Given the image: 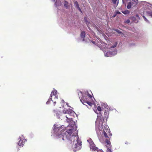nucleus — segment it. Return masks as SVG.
Segmentation results:
<instances>
[{
  "instance_id": "f257e3e1",
  "label": "nucleus",
  "mask_w": 152,
  "mask_h": 152,
  "mask_svg": "<svg viewBox=\"0 0 152 152\" xmlns=\"http://www.w3.org/2000/svg\"><path fill=\"white\" fill-rule=\"evenodd\" d=\"M97 110L99 111V115L100 117L99 124L102 126L104 122H106L108 118L109 111L102 108L100 106L97 107Z\"/></svg>"
},
{
  "instance_id": "f03ea898",
  "label": "nucleus",
  "mask_w": 152,
  "mask_h": 152,
  "mask_svg": "<svg viewBox=\"0 0 152 152\" xmlns=\"http://www.w3.org/2000/svg\"><path fill=\"white\" fill-rule=\"evenodd\" d=\"M70 129H67L63 134H56V135L60 137H62V140H70L73 133V128L72 126H70Z\"/></svg>"
},
{
  "instance_id": "7ed1b4c3",
  "label": "nucleus",
  "mask_w": 152,
  "mask_h": 152,
  "mask_svg": "<svg viewBox=\"0 0 152 152\" xmlns=\"http://www.w3.org/2000/svg\"><path fill=\"white\" fill-rule=\"evenodd\" d=\"M104 122L103 123H104ZM103 124H102V126H101V125L99 124V126H101V128L102 127L103 129V133L104 135V136L105 137V138H110V137L112 135V134L110 133V129L108 128V127L107 125H105V124H104L105 126H104V127H103Z\"/></svg>"
},
{
  "instance_id": "20e7f679",
  "label": "nucleus",
  "mask_w": 152,
  "mask_h": 152,
  "mask_svg": "<svg viewBox=\"0 0 152 152\" xmlns=\"http://www.w3.org/2000/svg\"><path fill=\"white\" fill-rule=\"evenodd\" d=\"M88 141L89 142L90 145V148L93 151H97L98 148L97 147L95 146V145L93 142L91 140H88Z\"/></svg>"
},
{
  "instance_id": "39448f33",
  "label": "nucleus",
  "mask_w": 152,
  "mask_h": 152,
  "mask_svg": "<svg viewBox=\"0 0 152 152\" xmlns=\"http://www.w3.org/2000/svg\"><path fill=\"white\" fill-rule=\"evenodd\" d=\"M76 138H77V140H76L77 143H75V148L79 150L81 148V141L79 139L78 137H77Z\"/></svg>"
},
{
  "instance_id": "423d86ee",
  "label": "nucleus",
  "mask_w": 152,
  "mask_h": 152,
  "mask_svg": "<svg viewBox=\"0 0 152 152\" xmlns=\"http://www.w3.org/2000/svg\"><path fill=\"white\" fill-rule=\"evenodd\" d=\"M89 98L85 95L83 96L82 98L80 99V101L84 104L85 105L84 103L89 101Z\"/></svg>"
},
{
  "instance_id": "0eeeda50",
  "label": "nucleus",
  "mask_w": 152,
  "mask_h": 152,
  "mask_svg": "<svg viewBox=\"0 0 152 152\" xmlns=\"http://www.w3.org/2000/svg\"><path fill=\"white\" fill-rule=\"evenodd\" d=\"M63 112L65 114H68L71 115H74V112L71 109H69L68 110H63Z\"/></svg>"
},
{
  "instance_id": "6e6552de",
  "label": "nucleus",
  "mask_w": 152,
  "mask_h": 152,
  "mask_svg": "<svg viewBox=\"0 0 152 152\" xmlns=\"http://www.w3.org/2000/svg\"><path fill=\"white\" fill-rule=\"evenodd\" d=\"M57 91L55 90L52 91L50 96V99H51L52 97V95H53L55 96V98L56 99L58 98V96H56L57 94Z\"/></svg>"
},
{
  "instance_id": "1a4fd4ad",
  "label": "nucleus",
  "mask_w": 152,
  "mask_h": 152,
  "mask_svg": "<svg viewBox=\"0 0 152 152\" xmlns=\"http://www.w3.org/2000/svg\"><path fill=\"white\" fill-rule=\"evenodd\" d=\"M74 5H75V8H76L81 13H82V12L81 9L79 7V5L78 2L77 1H76L75 2H74Z\"/></svg>"
},
{
  "instance_id": "9d476101",
  "label": "nucleus",
  "mask_w": 152,
  "mask_h": 152,
  "mask_svg": "<svg viewBox=\"0 0 152 152\" xmlns=\"http://www.w3.org/2000/svg\"><path fill=\"white\" fill-rule=\"evenodd\" d=\"M26 141L25 139H23V140L20 139L18 142V145L20 147H23L24 145V143Z\"/></svg>"
},
{
  "instance_id": "9b49d317",
  "label": "nucleus",
  "mask_w": 152,
  "mask_h": 152,
  "mask_svg": "<svg viewBox=\"0 0 152 152\" xmlns=\"http://www.w3.org/2000/svg\"><path fill=\"white\" fill-rule=\"evenodd\" d=\"M104 56H105L107 57H111L113 56V53L109 51L105 53Z\"/></svg>"
},
{
  "instance_id": "f8f14e48",
  "label": "nucleus",
  "mask_w": 152,
  "mask_h": 152,
  "mask_svg": "<svg viewBox=\"0 0 152 152\" xmlns=\"http://www.w3.org/2000/svg\"><path fill=\"white\" fill-rule=\"evenodd\" d=\"M86 33L85 31H83L80 34V37L83 39V41H84V38L85 37Z\"/></svg>"
},
{
  "instance_id": "ddd939ff",
  "label": "nucleus",
  "mask_w": 152,
  "mask_h": 152,
  "mask_svg": "<svg viewBox=\"0 0 152 152\" xmlns=\"http://www.w3.org/2000/svg\"><path fill=\"white\" fill-rule=\"evenodd\" d=\"M64 5L66 9H67L69 6L68 2L65 0L64 1Z\"/></svg>"
},
{
  "instance_id": "4468645a",
  "label": "nucleus",
  "mask_w": 152,
  "mask_h": 152,
  "mask_svg": "<svg viewBox=\"0 0 152 152\" xmlns=\"http://www.w3.org/2000/svg\"><path fill=\"white\" fill-rule=\"evenodd\" d=\"M113 3L114 4H116V6H117L118 4V0H112Z\"/></svg>"
},
{
  "instance_id": "2eb2a0df",
  "label": "nucleus",
  "mask_w": 152,
  "mask_h": 152,
  "mask_svg": "<svg viewBox=\"0 0 152 152\" xmlns=\"http://www.w3.org/2000/svg\"><path fill=\"white\" fill-rule=\"evenodd\" d=\"M147 13L148 15L151 16L152 18V12L151 11H147Z\"/></svg>"
},
{
  "instance_id": "dca6fc26",
  "label": "nucleus",
  "mask_w": 152,
  "mask_h": 152,
  "mask_svg": "<svg viewBox=\"0 0 152 152\" xmlns=\"http://www.w3.org/2000/svg\"><path fill=\"white\" fill-rule=\"evenodd\" d=\"M122 12L125 15L128 14L130 13V12L128 10H125L124 11Z\"/></svg>"
},
{
  "instance_id": "f3484780",
  "label": "nucleus",
  "mask_w": 152,
  "mask_h": 152,
  "mask_svg": "<svg viewBox=\"0 0 152 152\" xmlns=\"http://www.w3.org/2000/svg\"><path fill=\"white\" fill-rule=\"evenodd\" d=\"M131 1L133 3V4H135L134 5H136L137 3V0H132Z\"/></svg>"
},
{
  "instance_id": "a211bd4d",
  "label": "nucleus",
  "mask_w": 152,
  "mask_h": 152,
  "mask_svg": "<svg viewBox=\"0 0 152 152\" xmlns=\"http://www.w3.org/2000/svg\"><path fill=\"white\" fill-rule=\"evenodd\" d=\"M132 6V3L131 2H129L128 3V4L127 6V7L128 9H129L131 8Z\"/></svg>"
},
{
  "instance_id": "6ab92c4d",
  "label": "nucleus",
  "mask_w": 152,
  "mask_h": 152,
  "mask_svg": "<svg viewBox=\"0 0 152 152\" xmlns=\"http://www.w3.org/2000/svg\"><path fill=\"white\" fill-rule=\"evenodd\" d=\"M106 142L107 144L108 145L110 146L111 145V143H110V141L109 140L107 139L106 140Z\"/></svg>"
},
{
  "instance_id": "aec40b11",
  "label": "nucleus",
  "mask_w": 152,
  "mask_h": 152,
  "mask_svg": "<svg viewBox=\"0 0 152 152\" xmlns=\"http://www.w3.org/2000/svg\"><path fill=\"white\" fill-rule=\"evenodd\" d=\"M85 103L87 104L91 107L93 105L92 103L91 102H90L89 101H88L87 102H85Z\"/></svg>"
},
{
  "instance_id": "412c9836",
  "label": "nucleus",
  "mask_w": 152,
  "mask_h": 152,
  "mask_svg": "<svg viewBox=\"0 0 152 152\" xmlns=\"http://www.w3.org/2000/svg\"><path fill=\"white\" fill-rule=\"evenodd\" d=\"M67 118V121L68 122H69L72 120V118H68L66 116V117Z\"/></svg>"
},
{
  "instance_id": "4be33fe9",
  "label": "nucleus",
  "mask_w": 152,
  "mask_h": 152,
  "mask_svg": "<svg viewBox=\"0 0 152 152\" xmlns=\"http://www.w3.org/2000/svg\"><path fill=\"white\" fill-rule=\"evenodd\" d=\"M117 45V43L116 42L115 43V44L113 45L110 47V48H115L116 46Z\"/></svg>"
},
{
  "instance_id": "5701e85b",
  "label": "nucleus",
  "mask_w": 152,
  "mask_h": 152,
  "mask_svg": "<svg viewBox=\"0 0 152 152\" xmlns=\"http://www.w3.org/2000/svg\"><path fill=\"white\" fill-rule=\"evenodd\" d=\"M115 15L114 16V17H115L116 15L118 14H120L121 13L119 12V11L116 10L115 11Z\"/></svg>"
},
{
  "instance_id": "b1692460",
  "label": "nucleus",
  "mask_w": 152,
  "mask_h": 152,
  "mask_svg": "<svg viewBox=\"0 0 152 152\" xmlns=\"http://www.w3.org/2000/svg\"><path fill=\"white\" fill-rule=\"evenodd\" d=\"M110 148V146L109 147H108V148L107 149V152H112V151L111 150L110 148Z\"/></svg>"
},
{
  "instance_id": "393cba45",
  "label": "nucleus",
  "mask_w": 152,
  "mask_h": 152,
  "mask_svg": "<svg viewBox=\"0 0 152 152\" xmlns=\"http://www.w3.org/2000/svg\"><path fill=\"white\" fill-rule=\"evenodd\" d=\"M86 95V96H88V97L89 98V99H91V98L92 97L91 96L88 94Z\"/></svg>"
},
{
  "instance_id": "a878e982",
  "label": "nucleus",
  "mask_w": 152,
  "mask_h": 152,
  "mask_svg": "<svg viewBox=\"0 0 152 152\" xmlns=\"http://www.w3.org/2000/svg\"><path fill=\"white\" fill-rule=\"evenodd\" d=\"M52 100V98L51 99H50V97H49V99H48V100L46 102V104H49L50 102Z\"/></svg>"
},
{
  "instance_id": "bb28decb",
  "label": "nucleus",
  "mask_w": 152,
  "mask_h": 152,
  "mask_svg": "<svg viewBox=\"0 0 152 152\" xmlns=\"http://www.w3.org/2000/svg\"><path fill=\"white\" fill-rule=\"evenodd\" d=\"M115 31L119 34H121V32L120 30L118 29L115 30Z\"/></svg>"
},
{
  "instance_id": "cd10ccee",
  "label": "nucleus",
  "mask_w": 152,
  "mask_h": 152,
  "mask_svg": "<svg viewBox=\"0 0 152 152\" xmlns=\"http://www.w3.org/2000/svg\"><path fill=\"white\" fill-rule=\"evenodd\" d=\"M54 130L56 132V131H58V130H59V129H58L57 128H54Z\"/></svg>"
},
{
  "instance_id": "c85d7f7f",
  "label": "nucleus",
  "mask_w": 152,
  "mask_h": 152,
  "mask_svg": "<svg viewBox=\"0 0 152 152\" xmlns=\"http://www.w3.org/2000/svg\"><path fill=\"white\" fill-rule=\"evenodd\" d=\"M143 17L144 19V20H145V21H148V20L145 17V16H143Z\"/></svg>"
},
{
  "instance_id": "c756f323",
  "label": "nucleus",
  "mask_w": 152,
  "mask_h": 152,
  "mask_svg": "<svg viewBox=\"0 0 152 152\" xmlns=\"http://www.w3.org/2000/svg\"><path fill=\"white\" fill-rule=\"evenodd\" d=\"M97 152H104L102 150H97Z\"/></svg>"
},
{
  "instance_id": "7c9ffc66",
  "label": "nucleus",
  "mask_w": 152,
  "mask_h": 152,
  "mask_svg": "<svg viewBox=\"0 0 152 152\" xmlns=\"http://www.w3.org/2000/svg\"><path fill=\"white\" fill-rule=\"evenodd\" d=\"M99 122V121L98 120H96V125H97L98 124V123Z\"/></svg>"
},
{
  "instance_id": "2f4dec72",
  "label": "nucleus",
  "mask_w": 152,
  "mask_h": 152,
  "mask_svg": "<svg viewBox=\"0 0 152 152\" xmlns=\"http://www.w3.org/2000/svg\"><path fill=\"white\" fill-rule=\"evenodd\" d=\"M92 43H93V44H95V42L94 41H92Z\"/></svg>"
},
{
  "instance_id": "473e14b6",
  "label": "nucleus",
  "mask_w": 152,
  "mask_h": 152,
  "mask_svg": "<svg viewBox=\"0 0 152 152\" xmlns=\"http://www.w3.org/2000/svg\"><path fill=\"white\" fill-rule=\"evenodd\" d=\"M129 22H130V21H129V20H127V22L128 23H129Z\"/></svg>"
},
{
  "instance_id": "72a5a7b5",
  "label": "nucleus",
  "mask_w": 152,
  "mask_h": 152,
  "mask_svg": "<svg viewBox=\"0 0 152 152\" xmlns=\"http://www.w3.org/2000/svg\"><path fill=\"white\" fill-rule=\"evenodd\" d=\"M95 111V112L97 114V113H98L97 112H97V111H96H96Z\"/></svg>"
},
{
  "instance_id": "f704fd0d",
  "label": "nucleus",
  "mask_w": 152,
  "mask_h": 152,
  "mask_svg": "<svg viewBox=\"0 0 152 152\" xmlns=\"http://www.w3.org/2000/svg\"><path fill=\"white\" fill-rule=\"evenodd\" d=\"M53 0V1H55V0Z\"/></svg>"
}]
</instances>
